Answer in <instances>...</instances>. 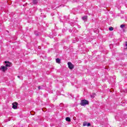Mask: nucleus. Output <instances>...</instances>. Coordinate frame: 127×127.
Wrapping results in <instances>:
<instances>
[{"label":"nucleus","instance_id":"nucleus-7","mask_svg":"<svg viewBox=\"0 0 127 127\" xmlns=\"http://www.w3.org/2000/svg\"><path fill=\"white\" fill-rule=\"evenodd\" d=\"M65 121H66V122H71V119L69 117H66L65 118Z\"/></svg>","mask_w":127,"mask_h":127},{"label":"nucleus","instance_id":"nucleus-13","mask_svg":"<svg viewBox=\"0 0 127 127\" xmlns=\"http://www.w3.org/2000/svg\"><path fill=\"white\" fill-rule=\"evenodd\" d=\"M95 96H96V94L94 93V96H93L91 95V98H95Z\"/></svg>","mask_w":127,"mask_h":127},{"label":"nucleus","instance_id":"nucleus-12","mask_svg":"<svg viewBox=\"0 0 127 127\" xmlns=\"http://www.w3.org/2000/svg\"><path fill=\"white\" fill-rule=\"evenodd\" d=\"M86 126H87V122H84L83 124V127H86Z\"/></svg>","mask_w":127,"mask_h":127},{"label":"nucleus","instance_id":"nucleus-17","mask_svg":"<svg viewBox=\"0 0 127 127\" xmlns=\"http://www.w3.org/2000/svg\"><path fill=\"white\" fill-rule=\"evenodd\" d=\"M20 76H19V75L17 76L18 78H20Z\"/></svg>","mask_w":127,"mask_h":127},{"label":"nucleus","instance_id":"nucleus-9","mask_svg":"<svg viewBox=\"0 0 127 127\" xmlns=\"http://www.w3.org/2000/svg\"><path fill=\"white\" fill-rule=\"evenodd\" d=\"M33 2L34 4H36L38 2L37 0H33Z\"/></svg>","mask_w":127,"mask_h":127},{"label":"nucleus","instance_id":"nucleus-11","mask_svg":"<svg viewBox=\"0 0 127 127\" xmlns=\"http://www.w3.org/2000/svg\"><path fill=\"white\" fill-rule=\"evenodd\" d=\"M125 26H126V25L122 24V25H121L120 27H121V28H124V27H125Z\"/></svg>","mask_w":127,"mask_h":127},{"label":"nucleus","instance_id":"nucleus-8","mask_svg":"<svg viewBox=\"0 0 127 127\" xmlns=\"http://www.w3.org/2000/svg\"><path fill=\"white\" fill-rule=\"evenodd\" d=\"M87 18H88V16H84L82 17L83 20H85L87 19Z\"/></svg>","mask_w":127,"mask_h":127},{"label":"nucleus","instance_id":"nucleus-6","mask_svg":"<svg viewBox=\"0 0 127 127\" xmlns=\"http://www.w3.org/2000/svg\"><path fill=\"white\" fill-rule=\"evenodd\" d=\"M56 61L57 63H58V64H60L61 62V59L59 58L56 59Z\"/></svg>","mask_w":127,"mask_h":127},{"label":"nucleus","instance_id":"nucleus-1","mask_svg":"<svg viewBox=\"0 0 127 127\" xmlns=\"http://www.w3.org/2000/svg\"><path fill=\"white\" fill-rule=\"evenodd\" d=\"M81 106H86V105H89V101L87 100H82L80 104Z\"/></svg>","mask_w":127,"mask_h":127},{"label":"nucleus","instance_id":"nucleus-14","mask_svg":"<svg viewBox=\"0 0 127 127\" xmlns=\"http://www.w3.org/2000/svg\"><path fill=\"white\" fill-rule=\"evenodd\" d=\"M87 126V127H90L91 126V124L90 123H88Z\"/></svg>","mask_w":127,"mask_h":127},{"label":"nucleus","instance_id":"nucleus-10","mask_svg":"<svg viewBox=\"0 0 127 127\" xmlns=\"http://www.w3.org/2000/svg\"><path fill=\"white\" fill-rule=\"evenodd\" d=\"M109 29L110 31H113V30H114V28L113 27H110L109 28Z\"/></svg>","mask_w":127,"mask_h":127},{"label":"nucleus","instance_id":"nucleus-2","mask_svg":"<svg viewBox=\"0 0 127 127\" xmlns=\"http://www.w3.org/2000/svg\"><path fill=\"white\" fill-rule=\"evenodd\" d=\"M67 65L69 69L70 70H72V69H74V64H72V63L69 62L67 63Z\"/></svg>","mask_w":127,"mask_h":127},{"label":"nucleus","instance_id":"nucleus-15","mask_svg":"<svg viewBox=\"0 0 127 127\" xmlns=\"http://www.w3.org/2000/svg\"><path fill=\"white\" fill-rule=\"evenodd\" d=\"M126 43V46H127V42H125Z\"/></svg>","mask_w":127,"mask_h":127},{"label":"nucleus","instance_id":"nucleus-16","mask_svg":"<svg viewBox=\"0 0 127 127\" xmlns=\"http://www.w3.org/2000/svg\"><path fill=\"white\" fill-rule=\"evenodd\" d=\"M38 89H41V88H40V86H38Z\"/></svg>","mask_w":127,"mask_h":127},{"label":"nucleus","instance_id":"nucleus-5","mask_svg":"<svg viewBox=\"0 0 127 127\" xmlns=\"http://www.w3.org/2000/svg\"><path fill=\"white\" fill-rule=\"evenodd\" d=\"M0 69L3 72H5V70H7V67H6V66H1Z\"/></svg>","mask_w":127,"mask_h":127},{"label":"nucleus","instance_id":"nucleus-3","mask_svg":"<svg viewBox=\"0 0 127 127\" xmlns=\"http://www.w3.org/2000/svg\"><path fill=\"white\" fill-rule=\"evenodd\" d=\"M12 109H14V110H16L17 109V105H18V103L17 102H15L12 104Z\"/></svg>","mask_w":127,"mask_h":127},{"label":"nucleus","instance_id":"nucleus-4","mask_svg":"<svg viewBox=\"0 0 127 127\" xmlns=\"http://www.w3.org/2000/svg\"><path fill=\"white\" fill-rule=\"evenodd\" d=\"M4 63L6 64H5L6 68H7V67H10V66H11L12 63L9 61H5Z\"/></svg>","mask_w":127,"mask_h":127},{"label":"nucleus","instance_id":"nucleus-18","mask_svg":"<svg viewBox=\"0 0 127 127\" xmlns=\"http://www.w3.org/2000/svg\"><path fill=\"white\" fill-rule=\"evenodd\" d=\"M126 49H127V48Z\"/></svg>","mask_w":127,"mask_h":127}]
</instances>
